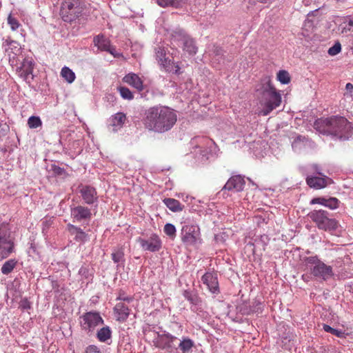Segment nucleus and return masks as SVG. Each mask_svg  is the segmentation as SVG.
Returning a JSON list of instances; mask_svg holds the SVG:
<instances>
[{
    "label": "nucleus",
    "mask_w": 353,
    "mask_h": 353,
    "mask_svg": "<svg viewBox=\"0 0 353 353\" xmlns=\"http://www.w3.org/2000/svg\"><path fill=\"white\" fill-rule=\"evenodd\" d=\"M177 121L176 111L165 105H157L145 110L142 123L148 131L164 133L170 130Z\"/></svg>",
    "instance_id": "obj_1"
},
{
    "label": "nucleus",
    "mask_w": 353,
    "mask_h": 353,
    "mask_svg": "<svg viewBox=\"0 0 353 353\" xmlns=\"http://www.w3.org/2000/svg\"><path fill=\"white\" fill-rule=\"evenodd\" d=\"M317 128H322L324 133L332 134L340 139H348L353 134V127L343 117H331L315 121Z\"/></svg>",
    "instance_id": "obj_2"
},
{
    "label": "nucleus",
    "mask_w": 353,
    "mask_h": 353,
    "mask_svg": "<svg viewBox=\"0 0 353 353\" xmlns=\"http://www.w3.org/2000/svg\"><path fill=\"white\" fill-rule=\"evenodd\" d=\"M260 92L261 102L264 106L261 113L263 116H267L280 105L281 96L276 90L269 77H265L262 80Z\"/></svg>",
    "instance_id": "obj_3"
},
{
    "label": "nucleus",
    "mask_w": 353,
    "mask_h": 353,
    "mask_svg": "<svg viewBox=\"0 0 353 353\" xmlns=\"http://www.w3.org/2000/svg\"><path fill=\"white\" fill-rule=\"evenodd\" d=\"M312 275L323 281H327L334 275L333 268L323 262L317 255L305 256L303 259Z\"/></svg>",
    "instance_id": "obj_4"
},
{
    "label": "nucleus",
    "mask_w": 353,
    "mask_h": 353,
    "mask_svg": "<svg viewBox=\"0 0 353 353\" xmlns=\"http://www.w3.org/2000/svg\"><path fill=\"white\" fill-rule=\"evenodd\" d=\"M307 216L315 223L316 226L321 230L326 232L335 231L339 225L338 221L324 210H314L309 212Z\"/></svg>",
    "instance_id": "obj_5"
},
{
    "label": "nucleus",
    "mask_w": 353,
    "mask_h": 353,
    "mask_svg": "<svg viewBox=\"0 0 353 353\" xmlns=\"http://www.w3.org/2000/svg\"><path fill=\"white\" fill-rule=\"evenodd\" d=\"M14 237L12 235L9 225L0 224V261L8 259L15 252Z\"/></svg>",
    "instance_id": "obj_6"
},
{
    "label": "nucleus",
    "mask_w": 353,
    "mask_h": 353,
    "mask_svg": "<svg viewBox=\"0 0 353 353\" xmlns=\"http://www.w3.org/2000/svg\"><path fill=\"white\" fill-rule=\"evenodd\" d=\"M79 321L81 330L88 335L92 334L98 326L104 323L100 313L97 311L85 312L79 316Z\"/></svg>",
    "instance_id": "obj_7"
},
{
    "label": "nucleus",
    "mask_w": 353,
    "mask_h": 353,
    "mask_svg": "<svg viewBox=\"0 0 353 353\" xmlns=\"http://www.w3.org/2000/svg\"><path fill=\"white\" fill-rule=\"evenodd\" d=\"M81 0H63L59 14L65 22H72L76 20L82 12Z\"/></svg>",
    "instance_id": "obj_8"
},
{
    "label": "nucleus",
    "mask_w": 353,
    "mask_h": 353,
    "mask_svg": "<svg viewBox=\"0 0 353 353\" xmlns=\"http://www.w3.org/2000/svg\"><path fill=\"white\" fill-rule=\"evenodd\" d=\"M172 37V40L175 42H179V45L189 54L194 55L196 53L197 47L194 40L184 30L176 28L173 31Z\"/></svg>",
    "instance_id": "obj_9"
},
{
    "label": "nucleus",
    "mask_w": 353,
    "mask_h": 353,
    "mask_svg": "<svg viewBox=\"0 0 353 353\" xmlns=\"http://www.w3.org/2000/svg\"><path fill=\"white\" fill-rule=\"evenodd\" d=\"M181 237L187 246L197 247L201 243L200 229L197 225H185L182 227Z\"/></svg>",
    "instance_id": "obj_10"
},
{
    "label": "nucleus",
    "mask_w": 353,
    "mask_h": 353,
    "mask_svg": "<svg viewBox=\"0 0 353 353\" xmlns=\"http://www.w3.org/2000/svg\"><path fill=\"white\" fill-rule=\"evenodd\" d=\"M178 338L169 332L158 334L153 341L154 345L168 353H176L178 345Z\"/></svg>",
    "instance_id": "obj_11"
},
{
    "label": "nucleus",
    "mask_w": 353,
    "mask_h": 353,
    "mask_svg": "<svg viewBox=\"0 0 353 353\" xmlns=\"http://www.w3.org/2000/svg\"><path fill=\"white\" fill-rule=\"evenodd\" d=\"M70 216L73 222L85 223L89 222L92 219V212L88 207L81 205H71Z\"/></svg>",
    "instance_id": "obj_12"
},
{
    "label": "nucleus",
    "mask_w": 353,
    "mask_h": 353,
    "mask_svg": "<svg viewBox=\"0 0 353 353\" xmlns=\"http://www.w3.org/2000/svg\"><path fill=\"white\" fill-rule=\"evenodd\" d=\"M141 248L144 251H149L151 252H156L161 250L162 247V242L156 234H152L148 239L139 237L137 239Z\"/></svg>",
    "instance_id": "obj_13"
},
{
    "label": "nucleus",
    "mask_w": 353,
    "mask_h": 353,
    "mask_svg": "<svg viewBox=\"0 0 353 353\" xmlns=\"http://www.w3.org/2000/svg\"><path fill=\"white\" fill-rule=\"evenodd\" d=\"M306 183L307 185L313 189L315 190H320L323 189L327 185L333 183V180L328 177L326 175H322V176H307L306 177Z\"/></svg>",
    "instance_id": "obj_14"
},
{
    "label": "nucleus",
    "mask_w": 353,
    "mask_h": 353,
    "mask_svg": "<svg viewBox=\"0 0 353 353\" xmlns=\"http://www.w3.org/2000/svg\"><path fill=\"white\" fill-rule=\"evenodd\" d=\"M93 42L94 46L101 51H105L118 57L119 54L116 52V48L110 45V41L103 34H99L94 37Z\"/></svg>",
    "instance_id": "obj_15"
},
{
    "label": "nucleus",
    "mask_w": 353,
    "mask_h": 353,
    "mask_svg": "<svg viewBox=\"0 0 353 353\" xmlns=\"http://www.w3.org/2000/svg\"><path fill=\"white\" fill-rule=\"evenodd\" d=\"M79 193L88 205H92L97 201L98 196L96 189L90 185L81 184L78 187Z\"/></svg>",
    "instance_id": "obj_16"
},
{
    "label": "nucleus",
    "mask_w": 353,
    "mask_h": 353,
    "mask_svg": "<svg viewBox=\"0 0 353 353\" xmlns=\"http://www.w3.org/2000/svg\"><path fill=\"white\" fill-rule=\"evenodd\" d=\"M245 185L244 178L241 175H234L231 176L223 186L222 190H228L234 192H241L243 190Z\"/></svg>",
    "instance_id": "obj_17"
},
{
    "label": "nucleus",
    "mask_w": 353,
    "mask_h": 353,
    "mask_svg": "<svg viewBox=\"0 0 353 353\" xmlns=\"http://www.w3.org/2000/svg\"><path fill=\"white\" fill-rule=\"evenodd\" d=\"M130 303L125 302H117L113 308L114 314L116 321L120 323H124L128 319L130 309L129 307Z\"/></svg>",
    "instance_id": "obj_18"
},
{
    "label": "nucleus",
    "mask_w": 353,
    "mask_h": 353,
    "mask_svg": "<svg viewBox=\"0 0 353 353\" xmlns=\"http://www.w3.org/2000/svg\"><path fill=\"white\" fill-rule=\"evenodd\" d=\"M201 281L203 284L206 285L209 290L216 294L219 292V283L217 277L211 272H206L202 277Z\"/></svg>",
    "instance_id": "obj_19"
},
{
    "label": "nucleus",
    "mask_w": 353,
    "mask_h": 353,
    "mask_svg": "<svg viewBox=\"0 0 353 353\" xmlns=\"http://www.w3.org/2000/svg\"><path fill=\"white\" fill-rule=\"evenodd\" d=\"M183 296L192 304L190 308L193 312H196L201 309V300L196 292L191 290H185Z\"/></svg>",
    "instance_id": "obj_20"
},
{
    "label": "nucleus",
    "mask_w": 353,
    "mask_h": 353,
    "mask_svg": "<svg viewBox=\"0 0 353 353\" xmlns=\"http://www.w3.org/2000/svg\"><path fill=\"white\" fill-rule=\"evenodd\" d=\"M194 347V342L188 336H182L178 339L176 353H190Z\"/></svg>",
    "instance_id": "obj_21"
},
{
    "label": "nucleus",
    "mask_w": 353,
    "mask_h": 353,
    "mask_svg": "<svg viewBox=\"0 0 353 353\" xmlns=\"http://www.w3.org/2000/svg\"><path fill=\"white\" fill-rule=\"evenodd\" d=\"M34 64L30 59H25L18 70L19 75L25 81H28L32 74Z\"/></svg>",
    "instance_id": "obj_22"
},
{
    "label": "nucleus",
    "mask_w": 353,
    "mask_h": 353,
    "mask_svg": "<svg viewBox=\"0 0 353 353\" xmlns=\"http://www.w3.org/2000/svg\"><path fill=\"white\" fill-rule=\"evenodd\" d=\"M123 81L136 88L138 91H142L143 90V81L134 73H129L126 74L123 77Z\"/></svg>",
    "instance_id": "obj_23"
},
{
    "label": "nucleus",
    "mask_w": 353,
    "mask_h": 353,
    "mask_svg": "<svg viewBox=\"0 0 353 353\" xmlns=\"http://www.w3.org/2000/svg\"><path fill=\"white\" fill-rule=\"evenodd\" d=\"M67 227L70 234L74 235V240L76 241L84 243L88 241V234L81 228L70 223L68 224Z\"/></svg>",
    "instance_id": "obj_24"
},
{
    "label": "nucleus",
    "mask_w": 353,
    "mask_h": 353,
    "mask_svg": "<svg viewBox=\"0 0 353 353\" xmlns=\"http://www.w3.org/2000/svg\"><path fill=\"white\" fill-rule=\"evenodd\" d=\"M126 115L123 112H117L110 119V125L113 127V131L121 128L126 121Z\"/></svg>",
    "instance_id": "obj_25"
},
{
    "label": "nucleus",
    "mask_w": 353,
    "mask_h": 353,
    "mask_svg": "<svg viewBox=\"0 0 353 353\" xmlns=\"http://www.w3.org/2000/svg\"><path fill=\"white\" fill-rule=\"evenodd\" d=\"M160 65L168 72L173 73L175 74H180L181 73L179 65L168 59H161Z\"/></svg>",
    "instance_id": "obj_26"
},
{
    "label": "nucleus",
    "mask_w": 353,
    "mask_h": 353,
    "mask_svg": "<svg viewBox=\"0 0 353 353\" xmlns=\"http://www.w3.org/2000/svg\"><path fill=\"white\" fill-rule=\"evenodd\" d=\"M112 331L108 325H105L99 329L96 333L97 339L101 343H108L111 339Z\"/></svg>",
    "instance_id": "obj_27"
},
{
    "label": "nucleus",
    "mask_w": 353,
    "mask_h": 353,
    "mask_svg": "<svg viewBox=\"0 0 353 353\" xmlns=\"http://www.w3.org/2000/svg\"><path fill=\"white\" fill-rule=\"evenodd\" d=\"M188 0H157V3L162 7H172L174 8H181L188 3Z\"/></svg>",
    "instance_id": "obj_28"
},
{
    "label": "nucleus",
    "mask_w": 353,
    "mask_h": 353,
    "mask_svg": "<svg viewBox=\"0 0 353 353\" xmlns=\"http://www.w3.org/2000/svg\"><path fill=\"white\" fill-rule=\"evenodd\" d=\"M18 260L15 258L10 259L5 261L1 268V272L4 275H8L17 267Z\"/></svg>",
    "instance_id": "obj_29"
},
{
    "label": "nucleus",
    "mask_w": 353,
    "mask_h": 353,
    "mask_svg": "<svg viewBox=\"0 0 353 353\" xmlns=\"http://www.w3.org/2000/svg\"><path fill=\"white\" fill-rule=\"evenodd\" d=\"M163 203L172 212H179L183 210V205L176 199L172 198H166L163 199Z\"/></svg>",
    "instance_id": "obj_30"
},
{
    "label": "nucleus",
    "mask_w": 353,
    "mask_h": 353,
    "mask_svg": "<svg viewBox=\"0 0 353 353\" xmlns=\"http://www.w3.org/2000/svg\"><path fill=\"white\" fill-rule=\"evenodd\" d=\"M61 76L69 83H72L76 78L74 72L67 66L62 68Z\"/></svg>",
    "instance_id": "obj_31"
},
{
    "label": "nucleus",
    "mask_w": 353,
    "mask_h": 353,
    "mask_svg": "<svg viewBox=\"0 0 353 353\" xmlns=\"http://www.w3.org/2000/svg\"><path fill=\"white\" fill-rule=\"evenodd\" d=\"M112 259L115 263L123 262L125 261L123 249L122 248L115 249L112 253Z\"/></svg>",
    "instance_id": "obj_32"
},
{
    "label": "nucleus",
    "mask_w": 353,
    "mask_h": 353,
    "mask_svg": "<svg viewBox=\"0 0 353 353\" xmlns=\"http://www.w3.org/2000/svg\"><path fill=\"white\" fill-rule=\"evenodd\" d=\"M8 48H6V51L10 50V52L14 54H17L20 51L19 44L14 41H6Z\"/></svg>",
    "instance_id": "obj_33"
},
{
    "label": "nucleus",
    "mask_w": 353,
    "mask_h": 353,
    "mask_svg": "<svg viewBox=\"0 0 353 353\" xmlns=\"http://www.w3.org/2000/svg\"><path fill=\"white\" fill-rule=\"evenodd\" d=\"M277 80L283 84H288L290 81V77L286 70H279L277 73Z\"/></svg>",
    "instance_id": "obj_34"
},
{
    "label": "nucleus",
    "mask_w": 353,
    "mask_h": 353,
    "mask_svg": "<svg viewBox=\"0 0 353 353\" xmlns=\"http://www.w3.org/2000/svg\"><path fill=\"white\" fill-rule=\"evenodd\" d=\"M340 201L335 197L327 198L325 207L328 208L330 210H335L339 207Z\"/></svg>",
    "instance_id": "obj_35"
},
{
    "label": "nucleus",
    "mask_w": 353,
    "mask_h": 353,
    "mask_svg": "<svg viewBox=\"0 0 353 353\" xmlns=\"http://www.w3.org/2000/svg\"><path fill=\"white\" fill-rule=\"evenodd\" d=\"M41 124V120L39 117L32 116L28 120V125L30 128H37Z\"/></svg>",
    "instance_id": "obj_36"
},
{
    "label": "nucleus",
    "mask_w": 353,
    "mask_h": 353,
    "mask_svg": "<svg viewBox=\"0 0 353 353\" xmlns=\"http://www.w3.org/2000/svg\"><path fill=\"white\" fill-rule=\"evenodd\" d=\"M119 93L124 99L132 100L134 98L132 92L126 87L119 88Z\"/></svg>",
    "instance_id": "obj_37"
},
{
    "label": "nucleus",
    "mask_w": 353,
    "mask_h": 353,
    "mask_svg": "<svg viewBox=\"0 0 353 353\" xmlns=\"http://www.w3.org/2000/svg\"><path fill=\"white\" fill-rule=\"evenodd\" d=\"M164 232L166 235L173 239L176 236L175 226L172 223H166L163 228Z\"/></svg>",
    "instance_id": "obj_38"
},
{
    "label": "nucleus",
    "mask_w": 353,
    "mask_h": 353,
    "mask_svg": "<svg viewBox=\"0 0 353 353\" xmlns=\"http://www.w3.org/2000/svg\"><path fill=\"white\" fill-rule=\"evenodd\" d=\"M8 23L10 25L12 30L14 31L21 26V24L18 19L13 17L11 14L8 15Z\"/></svg>",
    "instance_id": "obj_39"
},
{
    "label": "nucleus",
    "mask_w": 353,
    "mask_h": 353,
    "mask_svg": "<svg viewBox=\"0 0 353 353\" xmlns=\"http://www.w3.org/2000/svg\"><path fill=\"white\" fill-rule=\"evenodd\" d=\"M116 300L117 302H125V303H130L133 301L134 298L132 296H128L123 291H120Z\"/></svg>",
    "instance_id": "obj_40"
},
{
    "label": "nucleus",
    "mask_w": 353,
    "mask_h": 353,
    "mask_svg": "<svg viewBox=\"0 0 353 353\" xmlns=\"http://www.w3.org/2000/svg\"><path fill=\"white\" fill-rule=\"evenodd\" d=\"M304 139L305 138L302 137L301 136H298L294 140V141L292 143V148L294 149V151L299 150L302 148V146L304 145V144H303Z\"/></svg>",
    "instance_id": "obj_41"
},
{
    "label": "nucleus",
    "mask_w": 353,
    "mask_h": 353,
    "mask_svg": "<svg viewBox=\"0 0 353 353\" xmlns=\"http://www.w3.org/2000/svg\"><path fill=\"white\" fill-rule=\"evenodd\" d=\"M341 50V45L339 42H336L333 46L329 48L328 54L331 56H334L339 54Z\"/></svg>",
    "instance_id": "obj_42"
},
{
    "label": "nucleus",
    "mask_w": 353,
    "mask_h": 353,
    "mask_svg": "<svg viewBox=\"0 0 353 353\" xmlns=\"http://www.w3.org/2000/svg\"><path fill=\"white\" fill-rule=\"evenodd\" d=\"M323 330L327 332H329L332 334H334L336 336H341L343 335V332L341 331V330H336V329H334L332 327H330V325H323Z\"/></svg>",
    "instance_id": "obj_43"
},
{
    "label": "nucleus",
    "mask_w": 353,
    "mask_h": 353,
    "mask_svg": "<svg viewBox=\"0 0 353 353\" xmlns=\"http://www.w3.org/2000/svg\"><path fill=\"white\" fill-rule=\"evenodd\" d=\"M51 170L57 176H65L66 174L64 168L54 164L51 165Z\"/></svg>",
    "instance_id": "obj_44"
},
{
    "label": "nucleus",
    "mask_w": 353,
    "mask_h": 353,
    "mask_svg": "<svg viewBox=\"0 0 353 353\" xmlns=\"http://www.w3.org/2000/svg\"><path fill=\"white\" fill-rule=\"evenodd\" d=\"M327 198L325 197H315L313 198L310 202V205H314V204H320L321 205L325 206L326 203Z\"/></svg>",
    "instance_id": "obj_45"
},
{
    "label": "nucleus",
    "mask_w": 353,
    "mask_h": 353,
    "mask_svg": "<svg viewBox=\"0 0 353 353\" xmlns=\"http://www.w3.org/2000/svg\"><path fill=\"white\" fill-rule=\"evenodd\" d=\"M85 353H101V352L97 345H90L86 347Z\"/></svg>",
    "instance_id": "obj_46"
},
{
    "label": "nucleus",
    "mask_w": 353,
    "mask_h": 353,
    "mask_svg": "<svg viewBox=\"0 0 353 353\" xmlns=\"http://www.w3.org/2000/svg\"><path fill=\"white\" fill-rule=\"evenodd\" d=\"M157 60L158 63L160 64L161 59H166L165 58V52L163 49H159L156 52Z\"/></svg>",
    "instance_id": "obj_47"
},
{
    "label": "nucleus",
    "mask_w": 353,
    "mask_h": 353,
    "mask_svg": "<svg viewBox=\"0 0 353 353\" xmlns=\"http://www.w3.org/2000/svg\"><path fill=\"white\" fill-rule=\"evenodd\" d=\"M88 272L89 270L87 267L82 266L79 270V274L81 276L87 279L88 277Z\"/></svg>",
    "instance_id": "obj_48"
},
{
    "label": "nucleus",
    "mask_w": 353,
    "mask_h": 353,
    "mask_svg": "<svg viewBox=\"0 0 353 353\" xmlns=\"http://www.w3.org/2000/svg\"><path fill=\"white\" fill-rule=\"evenodd\" d=\"M276 0H249V3L252 5L256 4L257 2L261 3H271Z\"/></svg>",
    "instance_id": "obj_49"
},
{
    "label": "nucleus",
    "mask_w": 353,
    "mask_h": 353,
    "mask_svg": "<svg viewBox=\"0 0 353 353\" xmlns=\"http://www.w3.org/2000/svg\"><path fill=\"white\" fill-rule=\"evenodd\" d=\"M312 168L314 173L316 175H318V176L325 175L323 173H322L321 169L320 168V167L318 165L314 164V165H312Z\"/></svg>",
    "instance_id": "obj_50"
},
{
    "label": "nucleus",
    "mask_w": 353,
    "mask_h": 353,
    "mask_svg": "<svg viewBox=\"0 0 353 353\" xmlns=\"http://www.w3.org/2000/svg\"><path fill=\"white\" fill-rule=\"evenodd\" d=\"M214 53L216 56H222L223 54V50L219 46H214Z\"/></svg>",
    "instance_id": "obj_51"
},
{
    "label": "nucleus",
    "mask_w": 353,
    "mask_h": 353,
    "mask_svg": "<svg viewBox=\"0 0 353 353\" xmlns=\"http://www.w3.org/2000/svg\"><path fill=\"white\" fill-rule=\"evenodd\" d=\"M21 307L23 309V310H28V309H30V303L29 301H28L27 300H24L21 302Z\"/></svg>",
    "instance_id": "obj_52"
},
{
    "label": "nucleus",
    "mask_w": 353,
    "mask_h": 353,
    "mask_svg": "<svg viewBox=\"0 0 353 353\" xmlns=\"http://www.w3.org/2000/svg\"><path fill=\"white\" fill-rule=\"evenodd\" d=\"M347 26L349 30H353V18L349 19L347 22Z\"/></svg>",
    "instance_id": "obj_53"
},
{
    "label": "nucleus",
    "mask_w": 353,
    "mask_h": 353,
    "mask_svg": "<svg viewBox=\"0 0 353 353\" xmlns=\"http://www.w3.org/2000/svg\"><path fill=\"white\" fill-rule=\"evenodd\" d=\"M346 89L347 90H351L353 89V85L350 83H348L346 84V86H345Z\"/></svg>",
    "instance_id": "obj_54"
},
{
    "label": "nucleus",
    "mask_w": 353,
    "mask_h": 353,
    "mask_svg": "<svg viewBox=\"0 0 353 353\" xmlns=\"http://www.w3.org/2000/svg\"><path fill=\"white\" fill-rule=\"evenodd\" d=\"M308 278H309V276L307 275H305V274L302 275V279L305 281H307Z\"/></svg>",
    "instance_id": "obj_55"
}]
</instances>
